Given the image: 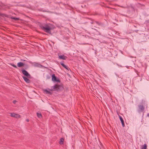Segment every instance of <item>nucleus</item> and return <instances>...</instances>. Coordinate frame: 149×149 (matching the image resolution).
I'll use <instances>...</instances> for the list:
<instances>
[{"label":"nucleus","mask_w":149,"mask_h":149,"mask_svg":"<svg viewBox=\"0 0 149 149\" xmlns=\"http://www.w3.org/2000/svg\"><path fill=\"white\" fill-rule=\"evenodd\" d=\"M16 102L17 101L15 100H14L13 101V103L14 104H15Z\"/></svg>","instance_id":"6ab92c4d"},{"label":"nucleus","mask_w":149,"mask_h":149,"mask_svg":"<svg viewBox=\"0 0 149 149\" xmlns=\"http://www.w3.org/2000/svg\"><path fill=\"white\" fill-rule=\"evenodd\" d=\"M147 116H149V113L148 114Z\"/></svg>","instance_id":"412c9836"},{"label":"nucleus","mask_w":149,"mask_h":149,"mask_svg":"<svg viewBox=\"0 0 149 149\" xmlns=\"http://www.w3.org/2000/svg\"><path fill=\"white\" fill-rule=\"evenodd\" d=\"M147 147L146 144H145L142 146L141 149H146L147 148Z\"/></svg>","instance_id":"4468645a"},{"label":"nucleus","mask_w":149,"mask_h":149,"mask_svg":"<svg viewBox=\"0 0 149 149\" xmlns=\"http://www.w3.org/2000/svg\"><path fill=\"white\" fill-rule=\"evenodd\" d=\"M58 58L60 59H62L63 60H65L67 58L66 56L63 55H59L58 54Z\"/></svg>","instance_id":"0eeeda50"},{"label":"nucleus","mask_w":149,"mask_h":149,"mask_svg":"<svg viewBox=\"0 0 149 149\" xmlns=\"http://www.w3.org/2000/svg\"><path fill=\"white\" fill-rule=\"evenodd\" d=\"M37 116L39 118H41L42 117V115L41 113H37Z\"/></svg>","instance_id":"2eb2a0df"},{"label":"nucleus","mask_w":149,"mask_h":149,"mask_svg":"<svg viewBox=\"0 0 149 149\" xmlns=\"http://www.w3.org/2000/svg\"><path fill=\"white\" fill-rule=\"evenodd\" d=\"M52 80L54 82H60V80L57 79L54 74H53L52 75Z\"/></svg>","instance_id":"7ed1b4c3"},{"label":"nucleus","mask_w":149,"mask_h":149,"mask_svg":"<svg viewBox=\"0 0 149 149\" xmlns=\"http://www.w3.org/2000/svg\"><path fill=\"white\" fill-rule=\"evenodd\" d=\"M64 139L61 138L60 139V141H59V143L61 145L63 144H64Z\"/></svg>","instance_id":"ddd939ff"},{"label":"nucleus","mask_w":149,"mask_h":149,"mask_svg":"<svg viewBox=\"0 0 149 149\" xmlns=\"http://www.w3.org/2000/svg\"><path fill=\"white\" fill-rule=\"evenodd\" d=\"M139 110V111L143 112V111L144 110V107L142 104H140L138 106Z\"/></svg>","instance_id":"423d86ee"},{"label":"nucleus","mask_w":149,"mask_h":149,"mask_svg":"<svg viewBox=\"0 0 149 149\" xmlns=\"http://www.w3.org/2000/svg\"><path fill=\"white\" fill-rule=\"evenodd\" d=\"M10 116L12 117H15V118H20L21 117L18 114L15 113H10Z\"/></svg>","instance_id":"39448f33"},{"label":"nucleus","mask_w":149,"mask_h":149,"mask_svg":"<svg viewBox=\"0 0 149 149\" xmlns=\"http://www.w3.org/2000/svg\"><path fill=\"white\" fill-rule=\"evenodd\" d=\"M13 19L15 20H19V19L18 18H16V17H13Z\"/></svg>","instance_id":"a211bd4d"},{"label":"nucleus","mask_w":149,"mask_h":149,"mask_svg":"<svg viewBox=\"0 0 149 149\" xmlns=\"http://www.w3.org/2000/svg\"><path fill=\"white\" fill-rule=\"evenodd\" d=\"M40 27L42 30H43L46 32L48 33H51V28L48 24H45V26L40 25Z\"/></svg>","instance_id":"f03ea898"},{"label":"nucleus","mask_w":149,"mask_h":149,"mask_svg":"<svg viewBox=\"0 0 149 149\" xmlns=\"http://www.w3.org/2000/svg\"><path fill=\"white\" fill-rule=\"evenodd\" d=\"M119 118L120 119L121 122V123H122L123 127H124L125 126V124L124 123V120H123V118L120 116H119Z\"/></svg>","instance_id":"1a4fd4ad"},{"label":"nucleus","mask_w":149,"mask_h":149,"mask_svg":"<svg viewBox=\"0 0 149 149\" xmlns=\"http://www.w3.org/2000/svg\"><path fill=\"white\" fill-rule=\"evenodd\" d=\"M60 63L61 65H62L64 68H65L67 70H68V71L69 70L70 71V69L69 68L68 66L65 65L63 63Z\"/></svg>","instance_id":"9d476101"},{"label":"nucleus","mask_w":149,"mask_h":149,"mask_svg":"<svg viewBox=\"0 0 149 149\" xmlns=\"http://www.w3.org/2000/svg\"><path fill=\"white\" fill-rule=\"evenodd\" d=\"M96 23L99 25H100L102 24L101 23H100L98 22H96Z\"/></svg>","instance_id":"f3484780"},{"label":"nucleus","mask_w":149,"mask_h":149,"mask_svg":"<svg viewBox=\"0 0 149 149\" xmlns=\"http://www.w3.org/2000/svg\"><path fill=\"white\" fill-rule=\"evenodd\" d=\"M26 121L27 122H29V120L28 119H26Z\"/></svg>","instance_id":"aec40b11"},{"label":"nucleus","mask_w":149,"mask_h":149,"mask_svg":"<svg viewBox=\"0 0 149 149\" xmlns=\"http://www.w3.org/2000/svg\"><path fill=\"white\" fill-rule=\"evenodd\" d=\"M43 12H45V11L43 10Z\"/></svg>","instance_id":"4be33fe9"},{"label":"nucleus","mask_w":149,"mask_h":149,"mask_svg":"<svg viewBox=\"0 0 149 149\" xmlns=\"http://www.w3.org/2000/svg\"><path fill=\"white\" fill-rule=\"evenodd\" d=\"M63 89V86L58 84H55V85L52 87L51 89H49L51 91H59L62 90Z\"/></svg>","instance_id":"f257e3e1"},{"label":"nucleus","mask_w":149,"mask_h":149,"mask_svg":"<svg viewBox=\"0 0 149 149\" xmlns=\"http://www.w3.org/2000/svg\"><path fill=\"white\" fill-rule=\"evenodd\" d=\"M11 65L12 66H13V67H15V68H17V66H16V65H15L14 64H11Z\"/></svg>","instance_id":"dca6fc26"},{"label":"nucleus","mask_w":149,"mask_h":149,"mask_svg":"<svg viewBox=\"0 0 149 149\" xmlns=\"http://www.w3.org/2000/svg\"><path fill=\"white\" fill-rule=\"evenodd\" d=\"M24 65V63L20 62L17 63V65L19 67H21Z\"/></svg>","instance_id":"f8f14e48"},{"label":"nucleus","mask_w":149,"mask_h":149,"mask_svg":"<svg viewBox=\"0 0 149 149\" xmlns=\"http://www.w3.org/2000/svg\"><path fill=\"white\" fill-rule=\"evenodd\" d=\"M22 73L26 76L27 77L30 78V75L28 73V72L25 70H22Z\"/></svg>","instance_id":"20e7f679"},{"label":"nucleus","mask_w":149,"mask_h":149,"mask_svg":"<svg viewBox=\"0 0 149 149\" xmlns=\"http://www.w3.org/2000/svg\"><path fill=\"white\" fill-rule=\"evenodd\" d=\"M49 89V91H48L47 89H43V91L44 92H45L47 94H49V95H52V93L50 91Z\"/></svg>","instance_id":"6e6552de"},{"label":"nucleus","mask_w":149,"mask_h":149,"mask_svg":"<svg viewBox=\"0 0 149 149\" xmlns=\"http://www.w3.org/2000/svg\"><path fill=\"white\" fill-rule=\"evenodd\" d=\"M23 78L24 79V80L26 82H27V83H30V80L29 79L27 78V77H25L23 76Z\"/></svg>","instance_id":"9b49d317"}]
</instances>
